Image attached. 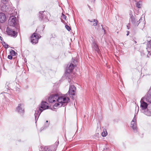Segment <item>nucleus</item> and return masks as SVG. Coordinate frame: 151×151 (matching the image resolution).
I'll use <instances>...</instances> for the list:
<instances>
[{"instance_id":"c756f323","label":"nucleus","mask_w":151,"mask_h":151,"mask_svg":"<svg viewBox=\"0 0 151 151\" xmlns=\"http://www.w3.org/2000/svg\"><path fill=\"white\" fill-rule=\"evenodd\" d=\"M101 26L102 27V29L103 30H104V29H105L103 27V25H101Z\"/></svg>"},{"instance_id":"bb28decb","label":"nucleus","mask_w":151,"mask_h":151,"mask_svg":"<svg viewBox=\"0 0 151 151\" xmlns=\"http://www.w3.org/2000/svg\"><path fill=\"white\" fill-rule=\"evenodd\" d=\"M13 56H12V55H8L7 56V58L8 59L10 60H12L13 58L12 57Z\"/></svg>"},{"instance_id":"7c9ffc66","label":"nucleus","mask_w":151,"mask_h":151,"mask_svg":"<svg viewBox=\"0 0 151 151\" xmlns=\"http://www.w3.org/2000/svg\"><path fill=\"white\" fill-rule=\"evenodd\" d=\"M103 31H104V34H105V29H104V30H103Z\"/></svg>"},{"instance_id":"c9c22d12","label":"nucleus","mask_w":151,"mask_h":151,"mask_svg":"<svg viewBox=\"0 0 151 151\" xmlns=\"http://www.w3.org/2000/svg\"><path fill=\"white\" fill-rule=\"evenodd\" d=\"M59 144V142H58V143H57V144Z\"/></svg>"},{"instance_id":"473e14b6","label":"nucleus","mask_w":151,"mask_h":151,"mask_svg":"<svg viewBox=\"0 0 151 151\" xmlns=\"http://www.w3.org/2000/svg\"><path fill=\"white\" fill-rule=\"evenodd\" d=\"M6 85L7 86H8V84L7 83H6Z\"/></svg>"},{"instance_id":"a878e982","label":"nucleus","mask_w":151,"mask_h":151,"mask_svg":"<svg viewBox=\"0 0 151 151\" xmlns=\"http://www.w3.org/2000/svg\"><path fill=\"white\" fill-rule=\"evenodd\" d=\"M65 28L68 31H70L71 30L70 27L68 25H66L65 26Z\"/></svg>"},{"instance_id":"ddd939ff","label":"nucleus","mask_w":151,"mask_h":151,"mask_svg":"<svg viewBox=\"0 0 151 151\" xmlns=\"http://www.w3.org/2000/svg\"><path fill=\"white\" fill-rule=\"evenodd\" d=\"M144 100L149 103L150 104H151V93H150V91L147 93L144 97Z\"/></svg>"},{"instance_id":"7ed1b4c3","label":"nucleus","mask_w":151,"mask_h":151,"mask_svg":"<svg viewBox=\"0 0 151 151\" xmlns=\"http://www.w3.org/2000/svg\"><path fill=\"white\" fill-rule=\"evenodd\" d=\"M14 15V14H12L11 15L8 20V24L9 26L14 28L17 24V20L16 17Z\"/></svg>"},{"instance_id":"5701e85b","label":"nucleus","mask_w":151,"mask_h":151,"mask_svg":"<svg viewBox=\"0 0 151 151\" xmlns=\"http://www.w3.org/2000/svg\"><path fill=\"white\" fill-rule=\"evenodd\" d=\"M2 44L5 48H7L8 47V45L5 42H3L2 43Z\"/></svg>"},{"instance_id":"aec40b11","label":"nucleus","mask_w":151,"mask_h":151,"mask_svg":"<svg viewBox=\"0 0 151 151\" xmlns=\"http://www.w3.org/2000/svg\"><path fill=\"white\" fill-rule=\"evenodd\" d=\"M88 21H89L91 22H93L94 23L92 25L93 26H95L97 25L98 21L96 19H93L91 20L88 19Z\"/></svg>"},{"instance_id":"cd10ccee","label":"nucleus","mask_w":151,"mask_h":151,"mask_svg":"<svg viewBox=\"0 0 151 151\" xmlns=\"http://www.w3.org/2000/svg\"><path fill=\"white\" fill-rule=\"evenodd\" d=\"M49 125V123H46V124L45 123V125H44L45 127L44 128H46L47 127H48Z\"/></svg>"},{"instance_id":"4be33fe9","label":"nucleus","mask_w":151,"mask_h":151,"mask_svg":"<svg viewBox=\"0 0 151 151\" xmlns=\"http://www.w3.org/2000/svg\"><path fill=\"white\" fill-rule=\"evenodd\" d=\"M136 6L138 8H140L142 5V3L141 1L137 2L136 4Z\"/></svg>"},{"instance_id":"f03ea898","label":"nucleus","mask_w":151,"mask_h":151,"mask_svg":"<svg viewBox=\"0 0 151 151\" xmlns=\"http://www.w3.org/2000/svg\"><path fill=\"white\" fill-rule=\"evenodd\" d=\"M49 107L48 104L46 102L42 101L41 103V105L40 107L39 110L35 111L34 114L35 123H36L41 113L44 110L47 109Z\"/></svg>"},{"instance_id":"0eeeda50","label":"nucleus","mask_w":151,"mask_h":151,"mask_svg":"<svg viewBox=\"0 0 151 151\" xmlns=\"http://www.w3.org/2000/svg\"><path fill=\"white\" fill-rule=\"evenodd\" d=\"M136 114L134 115V116L131 122V127L132 128L134 132H137V124L136 123Z\"/></svg>"},{"instance_id":"2eb2a0df","label":"nucleus","mask_w":151,"mask_h":151,"mask_svg":"<svg viewBox=\"0 0 151 151\" xmlns=\"http://www.w3.org/2000/svg\"><path fill=\"white\" fill-rule=\"evenodd\" d=\"M92 47L93 49L97 51L98 53H99L100 50L97 43L96 42L94 41L93 42L92 45Z\"/></svg>"},{"instance_id":"2f4dec72","label":"nucleus","mask_w":151,"mask_h":151,"mask_svg":"<svg viewBox=\"0 0 151 151\" xmlns=\"http://www.w3.org/2000/svg\"><path fill=\"white\" fill-rule=\"evenodd\" d=\"M129 35V32H128V33L127 34V36H128Z\"/></svg>"},{"instance_id":"a211bd4d","label":"nucleus","mask_w":151,"mask_h":151,"mask_svg":"<svg viewBox=\"0 0 151 151\" xmlns=\"http://www.w3.org/2000/svg\"><path fill=\"white\" fill-rule=\"evenodd\" d=\"M148 106L147 111L145 112V114L148 116H151V104Z\"/></svg>"},{"instance_id":"f704fd0d","label":"nucleus","mask_w":151,"mask_h":151,"mask_svg":"<svg viewBox=\"0 0 151 151\" xmlns=\"http://www.w3.org/2000/svg\"><path fill=\"white\" fill-rule=\"evenodd\" d=\"M127 28H128V29H129V28L128 26H127Z\"/></svg>"},{"instance_id":"1a4fd4ad","label":"nucleus","mask_w":151,"mask_h":151,"mask_svg":"<svg viewBox=\"0 0 151 151\" xmlns=\"http://www.w3.org/2000/svg\"><path fill=\"white\" fill-rule=\"evenodd\" d=\"M39 15V19L40 20H44L46 21L48 20L46 16V12L45 11L40 12Z\"/></svg>"},{"instance_id":"6e6552de","label":"nucleus","mask_w":151,"mask_h":151,"mask_svg":"<svg viewBox=\"0 0 151 151\" xmlns=\"http://www.w3.org/2000/svg\"><path fill=\"white\" fill-rule=\"evenodd\" d=\"M76 91V87L73 85H71L70 86L69 91L67 93L71 97V96H72L75 95Z\"/></svg>"},{"instance_id":"20e7f679","label":"nucleus","mask_w":151,"mask_h":151,"mask_svg":"<svg viewBox=\"0 0 151 151\" xmlns=\"http://www.w3.org/2000/svg\"><path fill=\"white\" fill-rule=\"evenodd\" d=\"M13 27H8L6 28V32L7 35L11 37H16L17 35V33L13 29Z\"/></svg>"},{"instance_id":"b1692460","label":"nucleus","mask_w":151,"mask_h":151,"mask_svg":"<svg viewBox=\"0 0 151 151\" xmlns=\"http://www.w3.org/2000/svg\"><path fill=\"white\" fill-rule=\"evenodd\" d=\"M107 134V133L106 131H103L101 134V135L103 137H106Z\"/></svg>"},{"instance_id":"dca6fc26","label":"nucleus","mask_w":151,"mask_h":151,"mask_svg":"<svg viewBox=\"0 0 151 151\" xmlns=\"http://www.w3.org/2000/svg\"><path fill=\"white\" fill-rule=\"evenodd\" d=\"M6 16L2 12H0V22H4L6 20Z\"/></svg>"},{"instance_id":"412c9836","label":"nucleus","mask_w":151,"mask_h":151,"mask_svg":"<svg viewBox=\"0 0 151 151\" xmlns=\"http://www.w3.org/2000/svg\"><path fill=\"white\" fill-rule=\"evenodd\" d=\"M9 54L10 55L14 56L16 55L17 53L13 50L11 49L10 50Z\"/></svg>"},{"instance_id":"423d86ee","label":"nucleus","mask_w":151,"mask_h":151,"mask_svg":"<svg viewBox=\"0 0 151 151\" xmlns=\"http://www.w3.org/2000/svg\"><path fill=\"white\" fill-rule=\"evenodd\" d=\"M40 38L39 35L37 33H34L30 37L31 42L32 44H35L38 42V39Z\"/></svg>"},{"instance_id":"e433bc0d","label":"nucleus","mask_w":151,"mask_h":151,"mask_svg":"<svg viewBox=\"0 0 151 151\" xmlns=\"http://www.w3.org/2000/svg\"><path fill=\"white\" fill-rule=\"evenodd\" d=\"M40 151H43L42 150H40Z\"/></svg>"},{"instance_id":"9b49d317","label":"nucleus","mask_w":151,"mask_h":151,"mask_svg":"<svg viewBox=\"0 0 151 151\" xmlns=\"http://www.w3.org/2000/svg\"><path fill=\"white\" fill-rule=\"evenodd\" d=\"M16 111L20 114H23L24 112L23 104H19L16 108Z\"/></svg>"},{"instance_id":"39448f33","label":"nucleus","mask_w":151,"mask_h":151,"mask_svg":"<svg viewBox=\"0 0 151 151\" xmlns=\"http://www.w3.org/2000/svg\"><path fill=\"white\" fill-rule=\"evenodd\" d=\"M72 63H73L70 64L69 67H67L65 73H69L71 72L74 68V67L76 66V63H77V61L76 60H74L73 58L72 59Z\"/></svg>"},{"instance_id":"f257e3e1","label":"nucleus","mask_w":151,"mask_h":151,"mask_svg":"<svg viewBox=\"0 0 151 151\" xmlns=\"http://www.w3.org/2000/svg\"><path fill=\"white\" fill-rule=\"evenodd\" d=\"M48 101L50 103H53L57 101L58 103H55L53 106L55 109V107H60L62 106L66 105L70 100L69 98L65 96H59L57 94H53L51 95L49 97Z\"/></svg>"},{"instance_id":"f3484780","label":"nucleus","mask_w":151,"mask_h":151,"mask_svg":"<svg viewBox=\"0 0 151 151\" xmlns=\"http://www.w3.org/2000/svg\"><path fill=\"white\" fill-rule=\"evenodd\" d=\"M146 49L148 53L147 55V56L148 57L149 54V55H151V40L149 41Z\"/></svg>"},{"instance_id":"4c0bfd02","label":"nucleus","mask_w":151,"mask_h":151,"mask_svg":"<svg viewBox=\"0 0 151 151\" xmlns=\"http://www.w3.org/2000/svg\"><path fill=\"white\" fill-rule=\"evenodd\" d=\"M15 14H17V13H15Z\"/></svg>"},{"instance_id":"f8f14e48","label":"nucleus","mask_w":151,"mask_h":151,"mask_svg":"<svg viewBox=\"0 0 151 151\" xmlns=\"http://www.w3.org/2000/svg\"><path fill=\"white\" fill-rule=\"evenodd\" d=\"M144 98H142L140 101V107L142 110L146 109L148 105L150 106L149 105H150V104H148L147 103L144 101Z\"/></svg>"},{"instance_id":"393cba45","label":"nucleus","mask_w":151,"mask_h":151,"mask_svg":"<svg viewBox=\"0 0 151 151\" xmlns=\"http://www.w3.org/2000/svg\"><path fill=\"white\" fill-rule=\"evenodd\" d=\"M61 17L62 19H63L64 20H66V17L65 16V15H64L63 13L62 14Z\"/></svg>"},{"instance_id":"72a5a7b5","label":"nucleus","mask_w":151,"mask_h":151,"mask_svg":"<svg viewBox=\"0 0 151 151\" xmlns=\"http://www.w3.org/2000/svg\"><path fill=\"white\" fill-rule=\"evenodd\" d=\"M48 122V121L47 120V121H46V122L47 123Z\"/></svg>"},{"instance_id":"4468645a","label":"nucleus","mask_w":151,"mask_h":151,"mask_svg":"<svg viewBox=\"0 0 151 151\" xmlns=\"http://www.w3.org/2000/svg\"><path fill=\"white\" fill-rule=\"evenodd\" d=\"M57 145L55 146H45L44 149L45 151H56Z\"/></svg>"},{"instance_id":"6ab92c4d","label":"nucleus","mask_w":151,"mask_h":151,"mask_svg":"<svg viewBox=\"0 0 151 151\" xmlns=\"http://www.w3.org/2000/svg\"><path fill=\"white\" fill-rule=\"evenodd\" d=\"M8 6L5 4L3 5L1 8V10L3 12L7 11L8 10Z\"/></svg>"},{"instance_id":"9d476101","label":"nucleus","mask_w":151,"mask_h":151,"mask_svg":"<svg viewBox=\"0 0 151 151\" xmlns=\"http://www.w3.org/2000/svg\"><path fill=\"white\" fill-rule=\"evenodd\" d=\"M141 19L142 18H141L139 21H137V20L134 18L133 15H132L130 18L129 21L132 22L134 25L137 26L139 24Z\"/></svg>"},{"instance_id":"c85d7f7f","label":"nucleus","mask_w":151,"mask_h":151,"mask_svg":"<svg viewBox=\"0 0 151 151\" xmlns=\"http://www.w3.org/2000/svg\"><path fill=\"white\" fill-rule=\"evenodd\" d=\"M2 1H3L4 3V2H6L8 1V0H1Z\"/></svg>"}]
</instances>
